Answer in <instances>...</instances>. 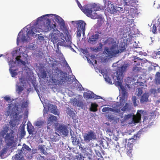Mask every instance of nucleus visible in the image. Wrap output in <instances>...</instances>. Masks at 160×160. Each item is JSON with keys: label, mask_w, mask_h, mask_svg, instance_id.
I'll return each instance as SVG.
<instances>
[{"label": "nucleus", "mask_w": 160, "mask_h": 160, "mask_svg": "<svg viewBox=\"0 0 160 160\" xmlns=\"http://www.w3.org/2000/svg\"><path fill=\"white\" fill-rule=\"evenodd\" d=\"M116 107H115L113 108H110L109 107H104L102 109V111L103 112H105L107 111H111L113 112H114L116 113H119L120 112V108H116L115 107H118L120 106V104H119L118 102L116 103Z\"/></svg>", "instance_id": "10"}, {"label": "nucleus", "mask_w": 160, "mask_h": 160, "mask_svg": "<svg viewBox=\"0 0 160 160\" xmlns=\"http://www.w3.org/2000/svg\"><path fill=\"white\" fill-rule=\"evenodd\" d=\"M152 91H151V92H154V93H155L156 92V90L155 89H152Z\"/></svg>", "instance_id": "62"}, {"label": "nucleus", "mask_w": 160, "mask_h": 160, "mask_svg": "<svg viewBox=\"0 0 160 160\" xmlns=\"http://www.w3.org/2000/svg\"><path fill=\"white\" fill-rule=\"evenodd\" d=\"M77 144L79 147V149H80L83 152H84L86 151V148H84V147L79 142L78 143H77Z\"/></svg>", "instance_id": "37"}, {"label": "nucleus", "mask_w": 160, "mask_h": 160, "mask_svg": "<svg viewBox=\"0 0 160 160\" xmlns=\"http://www.w3.org/2000/svg\"><path fill=\"white\" fill-rule=\"evenodd\" d=\"M90 17L93 19H96L99 18L100 17V16L97 14L96 12L93 13L92 12Z\"/></svg>", "instance_id": "35"}, {"label": "nucleus", "mask_w": 160, "mask_h": 160, "mask_svg": "<svg viewBox=\"0 0 160 160\" xmlns=\"http://www.w3.org/2000/svg\"><path fill=\"white\" fill-rule=\"evenodd\" d=\"M55 17V20L60 27L64 28H65V25L64 20L59 16L57 15H54Z\"/></svg>", "instance_id": "13"}, {"label": "nucleus", "mask_w": 160, "mask_h": 160, "mask_svg": "<svg viewBox=\"0 0 160 160\" xmlns=\"http://www.w3.org/2000/svg\"><path fill=\"white\" fill-rule=\"evenodd\" d=\"M40 29L46 32L50 31H52L51 36V39L52 42L58 41V36L60 32L56 28V25L51 23H48L46 25L44 24L41 26Z\"/></svg>", "instance_id": "2"}, {"label": "nucleus", "mask_w": 160, "mask_h": 160, "mask_svg": "<svg viewBox=\"0 0 160 160\" xmlns=\"http://www.w3.org/2000/svg\"><path fill=\"white\" fill-rule=\"evenodd\" d=\"M155 80L157 83L160 84V72H156L155 75Z\"/></svg>", "instance_id": "33"}, {"label": "nucleus", "mask_w": 160, "mask_h": 160, "mask_svg": "<svg viewBox=\"0 0 160 160\" xmlns=\"http://www.w3.org/2000/svg\"><path fill=\"white\" fill-rule=\"evenodd\" d=\"M84 141L86 142H89L90 141L96 139V135L93 131L90 130L83 135Z\"/></svg>", "instance_id": "6"}, {"label": "nucleus", "mask_w": 160, "mask_h": 160, "mask_svg": "<svg viewBox=\"0 0 160 160\" xmlns=\"http://www.w3.org/2000/svg\"><path fill=\"white\" fill-rule=\"evenodd\" d=\"M43 123V122L41 120L35 122V125L38 127H41L42 126Z\"/></svg>", "instance_id": "41"}, {"label": "nucleus", "mask_w": 160, "mask_h": 160, "mask_svg": "<svg viewBox=\"0 0 160 160\" xmlns=\"http://www.w3.org/2000/svg\"><path fill=\"white\" fill-rule=\"evenodd\" d=\"M22 154H23V152L22 151V149H21V150H19L18 151V153L17 154L22 155Z\"/></svg>", "instance_id": "54"}, {"label": "nucleus", "mask_w": 160, "mask_h": 160, "mask_svg": "<svg viewBox=\"0 0 160 160\" xmlns=\"http://www.w3.org/2000/svg\"><path fill=\"white\" fill-rule=\"evenodd\" d=\"M118 46V44L112 45L109 48L108 47L105 48L104 51L108 57H115L117 54L119 53Z\"/></svg>", "instance_id": "4"}, {"label": "nucleus", "mask_w": 160, "mask_h": 160, "mask_svg": "<svg viewBox=\"0 0 160 160\" xmlns=\"http://www.w3.org/2000/svg\"><path fill=\"white\" fill-rule=\"evenodd\" d=\"M19 57H20V56H17L16 58V59L17 60H18L19 59Z\"/></svg>", "instance_id": "63"}, {"label": "nucleus", "mask_w": 160, "mask_h": 160, "mask_svg": "<svg viewBox=\"0 0 160 160\" xmlns=\"http://www.w3.org/2000/svg\"><path fill=\"white\" fill-rule=\"evenodd\" d=\"M134 115H133L132 114H128L125 115L124 116V119L125 120H128L130 118H132V121H133V118Z\"/></svg>", "instance_id": "39"}, {"label": "nucleus", "mask_w": 160, "mask_h": 160, "mask_svg": "<svg viewBox=\"0 0 160 160\" xmlns=\"http://www.w3.org/2000/svg\"><path fill=\"white\" fill-rule=\"evenodd\" d=\"M22 149L24 154H25L28 153V152H30L31 151V149L29 147V146L25 144H23Z\"/></svg>", "instance_id": "22"}, {"label": "nucleus", "mask_w": 160, "mask_h": 160, "mask_svg": "<svg viewBox=\"0 0 160 160\" xmlns=\"http://www.w3.org/2000/svg\"><path fill=\"white\" fill-rule=\"evenodd\" d=\"M21 33V32H20L18 34L17 40V43H18L19 41H20V39L22 42H27L28 40V38H29L28 36L27 35V34L23 33L21 35L20 34Z\"/></svg>", "instance_id": "14"}, {"label": "nucleus", "mask_w": 160, "mask_h": 160, "mask_svg": "<svg viewBox=\"0 0 160 160\" xmlns=\"http://www.w3.org/2000/svg\"><path fill=\"white\" fill-rule=\"evenodd\" d=\"M133 146V144L132 143H130L129 145L130 149L127 152V155L130 158H132V148Z\"/></svg>", "instance_id": "29"}, {"label": "nucleus", "mask_w": 160, "mask_h": 160, "mask_svg": "<svg viewBox=\"0 0 160 160\" xmlns=\"http://www.w3.org/2000/svg\"><path fill=\"white\" fill-rule=\"evenodd\" d=\"M128 67V64H124L121 67L118 68V69L116 72V79L118 81L116 82L117 84L121 87L122 89L123 94L125 96L126 94V92L122 86L121 80L122 79V76L124 72L127 70V68Z\"/></svg>", "instance_id": "3"}, {"label": "nucleus", "mask_w": 160, "mask_h": 160, "mask_svg": "<svg viewBox=\"0 0 160 160\" xmlns=\"http://www.w3.org/2000/svg\"><path fill=\"white\" fill-rule=\"evenodd\" d=\"M28 106V102L27 101L22 102L21 104V107L22 108H27Z\"/></svg>", "instance_id": "47"}, {"label": "nucleus", "mask_w": 160, "mask_h": 160, "mask_svg": "<svg viewBox=\"0 0 160 160\" xmlns=\"http://www.w3.org/2000/svg\"><path fill=\"white\" fill-rule=\"evenodd\" d=\"M118 49L119 50V53L124 52L126 50L125 46L124 45H122L121 47H120V48Z\"/></svg>", "instance_id": "43"}, {"label": "nucleus", "mask_w": 160, "mask_h": 160, "mask_svg": "<svg viewBox=\"0 0 160 160\" xmlns=\"http://www.w3.org/2000/svg\"><path fill=\"white\" fill-rule=\"evenodd\" d=\"M91 57L92 58H95V56L94 55H92Z\"/></svg>", "instance_id": "61"}, {"label": "nucleus", "mask_w": 160, "mask_h": 160, "mask_svg": "<svg viewBox=\"0 0 160 160\" xmlns=\"http://www.w3.org/2000/svg\"><path fill=\"white\" fill-rule=\"evenodd\" d=\"M99 34H101V32H98V33H96L95 34L91 36L89 38L88 42L90 43H94L98 39Z\"/></svg>", "instance_id": "15"}, {"label": "nucleus", "mask_w": 160, "mask_h": 160, "mask_svg": "<svg viewBox=\"0 0 160 160\" xmlns=\"http://www.w3.org/2000/svg\"><path fill=\"white\" fill-rule=\"evenodd\" d=\"M107 118L108 121L112 122L114 123L117 122V118L112 115L108 114L107 116Z\"/></svg>", "instance_id": "23"}, {"label": "nucleus", "mask_w": 160, "mask_h": 160, "mask_svg": "<svg viewBox=\"0 0 160 160\" xmlns=\"http://www.w3.org/2000/svg\"><path fill=\"white\" fill-rule=\"evenodd\" d=\"M58 130L63 135H67L68 132L67 128L65 126L60 125L58 128Z\"/></svg>", "instance_id": "18"}, {"label": "nucleus", "mask_w": 160, "mask_h": 160, "mask_svg": "<svg viewBox=\"0 0 160 160\" xmlns=\"http://www.w3.org/2000/svg\"><path fill=\"white\" fill-rule=\"evenodd\" d=\"M137 134L134 135L132 137V138H131L129 139V140H131L132 139L134 140H136L137 138Z\"/></svg>", "instance_id": "55"}, {"label": "nucleus", "mask_w": 160, "mask_h": 160, "mask_svg": "<svg viewBox=\"0 0 160 160\" xmlns=\"http://www.w3.org/2000/svg\"><path fill=\"white\" fill-rule=\"evenodd\" d=\"M106 43L108 45H114V44H117L116 41L114 39L112 38H108L105 41Z\"/></svg>", "instance_id": "21"}, {"label": "nucleus", "mask_w": 160, "mask_h": 160, "mask_svg": "<svg viewBox=\"0 0 160 160\" xmlns=\"http://www.w3.org/2000/svg\"><path fill=\"white\" fill-rule=\"evenodd\" d=\"M19 80L21 83L23 82V81H24L23 78H19Z\"/></svg>", "instance_id": "60"}, {"label": "nucleus", "mask_w": 160, "mask_h": 160, "mask_svg": "<svg viewBox=\"0 0 160 160\" xmlns=\"http://www.w3.org/2000/svg\"><path fill=\"white\" fill-rule=\"evenodd\" d=\"M4 98L6 101H9L11 100L10 98L8 96H6Z\"/></svg>", "instance_id": "53"}, {"label": "nucleus", "mask_w": 160, "mask_h": 160, "mask_svg": "<svg viewBox=\"0 0 160 160\" xmlns=\"http://www.w3.org/2000/svg\"><path fill=\"white\" fill-rule=\"evenodd\" d=\"M71 139L72 142L73 143H76L77 144V143H78L79 142V141L78 140L75 135L74 136H72Z\"/></svg>", "instance_id": "36"}, {"label": "nucleus", "mask_w": 160, "mask_h": 160, "mask_svg": "<svg viewBox=\"0 0 160 160\" xmlns=\"http://www.w3.org/2000/svg\"><path fill=\"white\" fill-rule=\"evenodd\" d=\"M141 69V67H137L135 65V66L133 68L132 71L135 72H137L140 71Z\"/></svg>", "instance_id": "44"}, {"label": "nucleus", "mask_w": 160, "mask_h": 160, "mask_svg": "<svg viewBox=\"0 0 160 160\" xmlns=\"http://www.w3.org/2000/svg\"><path fill=\"white\" fill-rule=\"evenodd\" d=\"M51 109V112L55 115H59V113L57 112L58 109L57 107L55 105H52Z\"/></svg>", "instance_id": "27"}, {"label": "nucleus", "mask_w": 160, "mask_h": 160, "mask_svg": "<svg viewBox=\"0 0 160 160\" xmlns=\"http://www.w3.org/2000/svg\"><path fill=\"white\" fill-rule=\"evenodd\" d=\"M76 0L77 1V4L78 5V7L81 9V10L82 11L84 8H83L82 6L81 5L80 3L79 2L78 0Z\"/></svg>", "instance_id": "51"}, {"label": "nucleus", "mask_w": 160, "mask_h": 160, "mask_svg": "<svg viewBox=\"0 0 160 160\" xmlns=\"http://www.w3.org/2000/svg\"><path fill=\"white\" fill-rule=\"evenodd\" d=\"M149 95L148 93H144L141 97L140 102L142 103L147 102L148 100Z\"/></svg>", "instance_id": "20"}, {"label": "nucleus", "mask_w": 160, "mask_h": 160, "mask_svg": "<svg viewBox=\"0 0 160 160\" xmlns=\"http://www.w3.org/2000/svg\"><path fill=\"white\" fill-rule=\"evenodd\" d=\"M13 67V66L12 65L11 66L9 69V71L12 76V77H14L17 75V73L16 72V70H13L12 69Z\"/></svg>", "instance_id": "32"}, {"label": "nucleus", "mask_w": 160, "mask_h": 160, "mask_svg": "<svg viewBox=\"0 0 160 160\" xmlns=\"http://www.w3.org/2000/svg\"><path fill=\"white\" fill-rule=\"evenodd\" d=\"M57 117L52 115H50L48 120V125L51 126L53 123H55L57 122Z\"/></svg>", "instance_id": "17"}, {"label": "nucleus", "mask_w": 160, "mask_h": 160, "mask_svg": "<svg viewBox=\"0 0 160 160\" xmlns=\"http://www.w3.org/2000/svg\"><path fill=\"white\" fill-rule=\"evenodd\" d=\"M131 110L130 105L129 103L127 102L125 105L121 109V110L123 112H124L126 111H129Z\"/></svg>", "instance_id": "25"}, {"label": "nucleus", "mask_w": 160, "mask_h": 160, "mask_svg": "<svg viewBox=\"0 0 160 160\" xmlns=\"http://www.w3.org/2000/svg\"><path fill=\"white\" fill-rule=\"evenodd\" d=\"M76 23L78 25V29L82 30L83 35H84L85 34V27L86 23L84 21L82 20L76 21Z\"/></svg>", "instance_id": "12"}, {"label": "nucleus", "mask_w": 160, "mask_h": 160, "mask_svg": "<svg viewBox=\"0 0 160 160\" xmlns=\"http://www.w3.org/2000/svg\"><path fill=\"white\" fill-rule=\"evenodd\" d=\"M135 62L136 63L134 64H135L136 66L138 65V66H139L140 65V64H141L140 62H138L137 63H136L137 62L136 61H135Z\"/></svg>", "instance_id": "59"}, {"label": "nucleus", "mask_w": 160, "mask_h": 160, "mask_svg": "<svg viewBox=\"0 0 160 160\" xmlns=\"http://www.w3.org/2000/svg\"><path fill=\"white\" fill-rule=\"evenodd\" d=\"M96 96V95L92 92H84L83 95L84 98L86 99H93L95 98Z\"/></svg>", "instance_id": "16"}, {"label": "nucleus", "mask_w": 160, "mask_h": 160, "mask_svg": "<svg viewBox=\"0 0 160 160\" xmlns=\"http://www.w3.org/2000/svg\"><path fill=\"white\" fill-rule=\"evenodd\" d=\"M38 39L42 41H43L44 40V38L42 36H39L38 37Z\"/></svg>", "instance_id": "56"}, {"label": "nucleus", "mask_w": 160, "mask_h": 160, "mask_svg": "<svg viewBox=\"0 0 160 160\" xmlns=\"http://www.w3.org/2000/svg\"><path fill=\"white\" fill-rule=\"evenodd\" d=\"M94 98V99H100L101 98V97L98 96H97L96 95V96H95V98Z\"/></svg>", "instance_id": "58"}, {"label": "nucleus", "mask_w": 160, "mask_h": 160, "mask_svg": "<svg viewBox=\"0 0 160 160\" xmlns=\"http://www.w3.org/2000/svg\"><path fill=\"white\" fill-rule=\"evenodd\" d=\"M98 106V105L96 104L92 103L91 107L90 108V111L93 112H96L97 110V107Z\"/></svg>", "instance_id": "31"}, {"label": "nucleus", "mask_w": 160, "mask_h": 160, "mask_svg": "<svg viewBox=\"0 0 160 160\" xmlns=\"http://www.w3.org/2000/svg\"><path fill=\"white\" fill-rule=\"evenodd\" d=\"M19 114L18 108L16 107H12L11 104H9L8 107L6 114L8 116H11L13 118H17Z\"/></svg>", "instance_id": "7"}, {"label": "nucleus", "mask_w": 160, "mask_h": 160, "mask_svg": "<svg viewBox=\"0 0 160 160\" xmlns=\"http://www.w3.org/2000/svg\"><path fill=\"white\" fill-rule=\"evenodd\" d=\"M25 132L24 130H21L20 134V137L21 138H23L25 135Z\"/></svg>", "instance_id": "50"}, {"label": "nucleus", "mask_w": 160, "mask_h": 160, "mask_svg": "<svg viewBox=\"0 0 160 160\" xmlns=\"http://www.w3.org/2000/svg\"><path fill=\"white\" fill-rule=\"evenodd\" d=\"M57 64L55 62L51 64L52 69L49 70L50 81L55 85H62L65 82L66 78V74L58 67L55 68Z\"/></svg>", "instance_id": "1"}, {"label": "nucleus", "mask_w": 160, "mask_h": 160, "mask_svg": "<svg viewBox=\"0 0 160 160\" xmlns=\"http://www.w3.org/2000/svg\"><path fill=\"white\" fill-rule=\"evenodd\" d=\"M47 76V73L45 71H43L41 73V77L42 78H46Z\"/></svg>", "instance_id": "46"}, {"label": "nucleus", "mask_w": 160, "mask_h": 160, "mask_svg": "<svg viewBox=\"0 0 160 160\" xmlns=\"http://www.w3.org/2000/svg\"><path fill=\"white\" fill-rule=\"evenodd\" d=\"M53 14H48L46 15H43L41 17H40L39 18H37V19L36 21V23H38V22L39 21H42L43 19H44V18L46 16H49L51 15H53Z\"/></svg>", "instance_id": "34"}, {"label": "nucleus", "mask_w": 160, "mask_h": 160, "mask_svg": "<svg viewBox=\"0 0 160 160\" xmlns=\"http://www.w3.org/2000/svg\"><path fill=\"white\" fill-rule=\"evenodd\" d=\"M13 160H25L24 156L16 154L12 157Z\"/></svg>", "instance_id": "26"}, {"label": "nucleus", "mask_w": 160, "mask_h": 160, "mask_svg": "<svg viewBox=\"0 0 160 160\" xmlns=\"http://www.w3.org/2000/svg\"><path fill=\"white\" fill-rule=\"evenodd\" d=\"M104 5L105 7H107L108 11L110 12V8H112L114 6L112 4H111L110 1L108 0H104Z\"/></svg>", "instance_id": "24"}, {"label": "nucleus", "mask_w": 160, "mask_h": 160, "mask_svg": "<svg viewBox=\"0 0 160 160\" xmlns=\"http://www.w3.org/2000/svg\"><path fill=\"white\" fill-rule=\"evenodd\" d=\"M23 88L20 85H17L16 86V90L18 91V93L20 94L22 92L23 90Z\"/></svg>", "instance_id": "38"}, {"label": "nucleus", "mask_w": 160, "mask_h": 160, "mask_svg": "<svg viewBox=\"0 0 160 160\" xmlns=\"http://www.w3.org/2000/svg\"><path fill=\"white\" fill-rule=\"evenodd\" d=\"M105 79L107 82H108L109 83L111 84L112 83L111 79L109 77L107 78L106 77L105 78Z\"/></svg>", "instance_id": "52"}, {"label": "nucleus", "mask_w": 160, "mask_h": 160, "mask_svg": "<svg viewBox=\"0 0 160 160\" xmlns=\"http://www.w3.org/2000/svg\"><path fill=\"white\" fill-rule=\"evenodd\" d=\"M146 115V112L143 110H138L136 116H134L133 118V121L134 123H138L139 122L141 118V116H145Z\"/></svg>", "instance_id": "9"}, {"label": "nucleus", "mask_w": 160, "mask_h": 160, "mask_svg": "<svg viewBox=\"0 0 160 160\" xmlns=\"http://www.w3.org/2000/svg\"><path fill=\"white\" fill-rule=\"evenodd\" d=\"M138 96H141L142 93V90L140 88H138Z\"/></svg>", "instance_id": "49"}, {"label": "nucleus", "mask_w": 160, "mask_h": 160, "mask_svg": "<svg viewBox=\"0 0 160 160\" xmlns=\"http://www.w3.org/2000/svg\"><path fill=\"white\" fill-rule=\"evenodd\" d=\"M35 27H29L27 29V34L29 36H32L35 34L34 32H37L38 31L36 30V31L35 30Z\"/></svg>", "instance_id": "19"}, {"label": "nucleus", "mask_w": 160, "mask_h": 160, "mask_svg": "<svg viewBox=\"0 0 160 160\" xmlns=\"http://www.w3.org/2000/svg\"><path fill=\"white\" fill-rule=\"evenodd\" d=\"M82 32V30L78 29V30L77 32V37L79 38L81 36V32Z\"/></svg>", "instance_id": "48"}, {"label": "nucleus", "mask_w": 160, "mask_h": 160, "mask_svg": "<svg viewBox=\"0 0 160 160\" xmlns=\"http://www.w3.org/2000/svg\"><path fill=\"white\" fill-rule=\"evenodd\" d=\"M157 91L158 92H160V88H158L157 89Z\"/></svg>", "instance_id": "64"}, {"label": "nucleus", "mask_w": 160, "mask_h": 160, "mask_svg": "<svg viewBox=\"0 0 160 160\" xmlns=\"http://www.w3.org/2000/svg\"><path fill=\"white\" fill-rule=\"evenodd\" d=\"M136 100H137V99L136 98V97H134L133 98L132 101H133V103L135 106H136Z\"/></svg>", "instance_id": "57"}, {"label": "nucleus", "mask_w": 160, "mask_h": 160, "mask_svg": "<svg viewBox=\"0 0 160 160\" xmlns=\"http://www.w3.org/2000/svg\"><path fill=\"white\" fill-rule=\"evenodd\" d=\"M15 135L14 132L12 130H11L9 133H7L4 137V140L6 143V145L9 147L12 145L14 142Z\"/></svg>", "instance_id": "5"}, {"label": "nucleus", "mask_w": 160, "mask_h": 160, "mask_svg": "<svg viewBox=\"0 0 160 160\" xmlns=\"http://www.w3.org/2000/svg\"><path fill=\"white\" fill-rule=\"evenodd\" d=\"M152 32L154 34H156L157 32V27L155 24H153L152 27L151 28Z\"/></svg>", "instance_id": "42"}, {"label": "nucleus", "mask_w": 160, "mask_h": 160, "mask_svg": "<svg viewBox=\"0 0 160 160\" xmlns=\"http://www.w3.org/2000/svg\"><path fill=\"white\" fill-rule=\"evenodd\" d=\"M9 130V128L8 127H5L3 130H2L1 132V134L2 136L4 137V136L5 135H6L7 134Z\"/></svg>", "instance_id": "30"}, {"label": "nucleus", "mask_w": 160, "mask_h": 160, "mask_svg": "<svg viewBox=\"0 0 160 160\" xmlns=\"http://www.w3.org/2000/svg\"><path fill=\"white\" fill-rule=\"evenodd\" d=\"M65 42L64 39L62 40L59 41L57 44L58 46H63L65 44Z\"/></svg>", "instance_id": "45"}, {"label": "nucleus", "mask_w": 160, "mask_h": 160, "mask_svg": "<svg viewBox=\"0 0 160 160\" xmlns=\"http://www.w3.org/2000/svg\"><path fill=\"white\" fill-rule=\"evenodd\" d=\"M110 8V13L115 15H119V13L120 12H124L125 11L123 8L119 7H116L115 8L114 5L112 8Z\"/></svg>", "instance_id": "11"}, {"label": "nucleus", "mask_w": 160, "mask_h": 160, "mask_svg": "<svg viewBox=\"0 0 160 160\" xmlns=\"http://www.w3.org/2000/svg\"><path fill=\"white\" fill-rule=\"evenodd\" d=\"M45 146L44 145H39L38 147V150H40V152L42 153L45 155H46L47 152L45 150Z\"/></svg>", "instance_id": "28"}, {"label": "nucleus", "mask_w": 160, "mask_h": 160, "mask_svg": "<svg viewBox=\"0 0 160 160\" xmlns=\"http://www.w3.org/2000/svg\"><path fill=\"white\" fill-rule=\"evenodd\" d=\"M100 47H98L96 48H92L91 49L94 51H100L102 47V45L101 43H100Z\"/></svg>", "instance_id": "40"}, {"label": "nucleus", "mask_w": 160, "mask_h": 160, "mask_svg": "<svg viewBox=\"0 0 160 160\" xmlns=\"http://www.w3.org/2000/svg\"><path fill=\"white\" fill-rule=\"evenodd\" d=\"M100 8L97 5L94 3L92 4L90 8H84L82 11L88 17H90L92 13V12L97 11L99 10Z\"/></svg>", "instance_id": "8"}]
</instances>
